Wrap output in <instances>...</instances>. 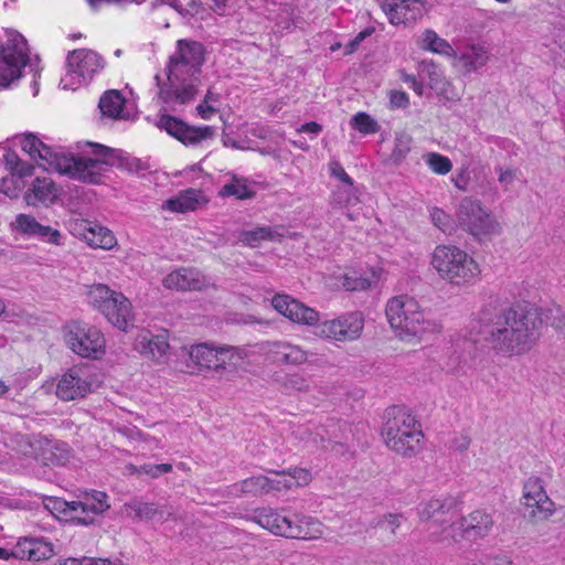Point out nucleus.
Returning <instances> with one entry per match:
<instances>
[{
  "instance_id": "c756f323",
  "label": "nucleus",
  "mask_w": 565,
  "mask_h": 565,
  "mask_svg": "<svg viewBox=\"0 0 565 565\" xmlns=\"http://www.w3.org/2000/svg\"><path fill=\"white\" fill-rule=\"evenodd\" d=\"M489 57V52L483 45L472 44L462 50L459 61L467 72H476L488 63Z\"/></svg>"
},
{
  "instance_id": "58836bf2",
  "label": "nucleus",
  "mask_w": 565,
  "mask_h": 565,
  "mask_svg": "<svg viewBox=\"0 0 565 565\" xmlns=\"http://www.w3.org/2000/svg\"><path fill=\"white\" fill-rule=\"evenodd\" d=\"M220 194L222 196H235L239 200H245L254 196L255 192L248 186L245 178L233 175L232 182L223 185Z\"/></svg>"
},
{
  "instance_id": "a19ab883",
  "label": "nucleus",
  "mask_w": 565,
  "mask_h": 565,
  "mask_svg": "<svg viewBox=\"0 0 565 565\" xmlns=\"http://www.w3.org/2000/svg\"><path fill=\"white\" fill-rule=\"evenodd\" d=\"M423 49L448 56L454 53L451 45L433 30L423 33Z\"/></svg>"
},
{
  "instance_id": "7ed1b4c3",
  "label": "nucleus",
  "mask_w": 565,
  "mask_h": 565,
  "mask_svg": "<svg viewBox=\"0 0 565 565\" xmlns=\"http://www.w3.org/2000/svg\"><path fill=\"white\" fill-rule=\"evenodd\" d=\"M205 47L201 42L182 39L177 41L175 51L167 64L168 84H160L158 97L167 109L177 111L179 107L193 100L198 93L200 74L205 61Z\"/></svg>"
},
{
  "instance_id": "bb28decb",
  "label": "nucleus",
  "mask_w": 565,
  "mask_h": 565,
  "mask_svg": "<svg viewBox=\"0 0 565 565\" xmlns=\"http://www.w3.org/2000/svg\"><path fill=\"white\" fill-rule=\"evenodd\" d=\"M55 198H57V188L50 178H36L25 194L29 205L46 204L53 202Z\"/></svg>"
},
{
  "instance_id": "2f4dec72",
  "label": "nucleus",
  "mask_w": 565,
  "mask_h": 565,
  "mask_svg": "<svg viewBox=\"0 0 565 565\" xmlns=\"http://www.w3.org/2000/svg\"><path fill=\"white\" fill-rule=\"evenodd\" d=\"M200 192L194 189L182 191L179 195L167 200L162 207L171 212L185 213L194 211L200 203Z\"/></svg>"
},
{
  "instance_id": "c03bdc74",
  "label": "nucleus",
  "mask_w": 565,
  "mask_h": 565,
  "mask_svg": "<svg viewBox=\"0 0 565 565\" xmlns=\"http://www.w3.org/2000/svg\"><path fill=\"white\" fill-rule=\"evenodd\" d=\"M351 126L364 135L375 134L380 130V125L366 113H358L351 119Z\"/></svg>"
},
{
  "instance_id": "de8ad7c7",
  "label": "nucleus",
  "mask_w": 565,
  "mask_h": 565,
  "mask_svg": "<svg viewBox=\"0 0 565 565\" xmlns=\"http://www.w3.org/2000/svg\"><path fill=\"white\" fill-rule=\"evenodd\" d=\"M412 137L406 134H401L395 139V147L392 152V159L398 163L403 161L409 153L412 148Z\"/></svg>"
},
{
  "instance_id": "603ef678",
  "label": "nucleus",
  "mask_w": 565,
  "mask_h": 565,
  "mask_svg": "<svg viewBox=\"0 0 565 565\" xmlns=\"http://www.w3.org/2000/svg\"><path fill=\"white\" fill-rule=\"evenodd\" d=\"M330 174L342 182V184H353L352 178L345 172L344 168L339 161H331L329 163Z\"/></svg>"
},
{
  "instance_id": "f03ea898",
  "label": "nucleus",
  "mask_w": 565,
  "mask_h": 565,
  "mask_svg": "<svg viewBox=\"0 0 565 565\" xmlns=\"http://www.w3.org/2000/svg\"><path fill=\"white\" fill-rule=\"evenodd\" d=\"M543 319L529 303H514L490 316L481 317L480 334L489 349L503 358L530 352L541 337Z\"/></svg>"
},
{
  "instance_id": "cd10ccee",
  "label": "nucleus",
  "mask_w": 565,
  "mask_h": 565,
  "mask_svg": "<svg viewBox=\"0 0 565 565\" xmlns=\"http://www.w3.org/2000/svg\"><path fill=\"white\" fill-rule=\"evenodd\" d=\"M420 3L419 0H387L381 4V8L388 21L398 25L405 23L409 17L408 13Z\"/></svg>"
},
{
  "instance_id": "79ce46f5",
  "label": "nucleus",
  "mask_w": 565,
  "mask_h": 565,
  "mask_svg": "<svg viewBox=\"0 0 565 565\" xmlns=\"http://www.w3.org/2000/svg\"><path fill=\"white\" fill-rule=\"evenodd\" d=\"M125 509L127 511L134 512V516L137 520H157V504L151 502H142L137 499L131 500L125 503Z\"/></svg>"
},
{
  "instance_id": "49530a36",
  "label": "nucleus",
  "mask_w": 565,
  "mask_h": 565,
  "mask_svg": "<svg viewBox=\"0 0 565 565\" xmlns=\"http://www.w3.org/2000/svg\"><path fill=\"white\" fill-rule=\"evenodd\" d=\"M420 74L426 75L429 79V86L434 89L440 87L444 82L440 67L433 61H424L420 65Z\"/></svg>"
},
{
  "instance_id": "ddd939ff",
  "label": "nucleus",
  "mask_w": 565,
  "mask_h": 565,
  "mask_svg": "<svg viewBox=\"0 0 565 565\" xmlns=\"http://www.w3.org/2000/svg\"><path fill=\"white\" fill-rule=\"evenodd\" d=\"M364 327V319L360 312L342 315L335 319L318 324V334L322 338L347 342L360 338Z\"/></svg>"
},
{
  "instance_id": "20e7f679",
  "label": "nucleus",
  "mask_w": 565,
  "mask_h": 565,
  "mask_svg": "<svg viewBox=\"0 0 565 565\" xmlns=\"http://www.w3.org/2000/svg\"><path fill=\"white\" fill-rule=\"evenodd\" d=\"M459 502L452 497L434 498L424 503L419 519L427 523L434 542L483 539L493 527L492 515L484 510H475L469 515L456 520Z\"/></svg>"
},
{
  "instance_id": "6e6d98bb",
  "label": "nucleus",
  "mask_w": 565,
  "mask_h": 565,
  "mask_svg": "<svg viewBox=\"0 0 565 565\" xmlns=\"http://www.w3.org/2000/svg\"><path fill=\"white\" fill-rule=\"evenodd\" d=\"M289 477L292 478L294 487H302L310 482L311 473L307 469L296 468L292 472H288Z\"/></svg>"
},
{
  "instance_id": "4468645a",
  "label": "nucleus",
  "mask_w": 565,
  "mask_h": 565,
  "mask_svg": "<svg viewBox=\"0 0 565 565\" xmlns=\"http://www.w3.org/2000/svg\"><path fill=\"white\" fill-rule=\"evenodd\" d=\"M157 126L185 146H196L203 140L212 139L215 135V129L211 126H190L183 120L167 114L159 117Z\"/></svg>"
},
{
  "instance_id": "1a4fd4ad",
  "label": "nucleus",
  "mask_w": 565,
  "mask_h": 565,
  "mask_svg": "<svg viewBox=\"0 0 565 565\" xmlns=\"http://www.w3.org/2000/svg\"><path fill=\"white\" fill-rule=\"evenodd\" d=\"M459 227L475 237L500 233V224L480 200L465 196L456 210Z\"/></svg>"
},
{
  "instance_id": "0eeeda50",
  "label": "nucleus",
  "mask_w": 565,
  "mask_h": 565,
  "mask_svg": "<svg viewBox=\"0 0 565 565\" xmlns=\"http://www.w3.org/2000/svg\"><path fill=\"white\" fill-rule=\"evenodd\" d=\"M430 264L438 276L455 286L476 281L480 276L478 263L463 249L455 245H437Z\"/></svg>"
},
{
  "instance_id": "8fccbe9b",
  "label": "nucleus",
  "mask_w": 565,
  "mask_h": 565,
  "mask_svg": "<svg viewBox=\"0 0 565 565\" xmlns=\"http://www.w3.org/2000/svg\"><path fill=\"white\" fill-rule=\"evenodd\" d=\"M45 507L52 513L63 514L65 516H70L71 519L72 515H74V501L68 502L61 498H49L46 499Z\"/></svg>"
},
{
  "instance_id": "f3484780",
  "label": "nucleus",
  "mask_w": 565,
  "mask_h": 565,
  "mask_svg": "<svg viewBox=\"0 0 565 565\" xmlns=\"http://www.w3.org/2000/svg\"><path fill=\"white\" fill-rule=\"evenodd\" d=\"M524 504L536 520H546L555 512V504L548 498L541 478L530 477L523 486Z\"/></svg>"
},
{
  "instance_id": "c9c22d12",
  "label": "nucleus",
  "mask_w": 565,
  "mask_h": 565,
  "mask_svg": "<svg viewBox=\"0 0 565 565\" xmlns=\"http://www.w3.org/2000/svg\"><path fill=\"white\" fill-rule=\"evenodd\" d=\"M267 486L268 483L266 476H253L242 480L241 482L234 483L231 487V493L236 497L246 494L259 495L267 493Z\"/></svg>"
},
{
  "instance_id": "473e14b6",
  "label": "nucleus",
  "mask_w": 565,
  "mask_h": 565,
  "mask_svg": "<svg viewBox=\"0 0 565 565\" xmlns=\"http://www.w3.org/2000/svg\"><path fill=\"white\" fill-rule=\"evenodd\" d=\"M125 98L118 90L111 89L103 94L98 107L104 116L111 119H122L125 118Z\"/></svg>"
},
{
  "instance_id": "4d7b16f0",
  "label": "nucleus",
  "mask_w": 565,
  "mask_h": 565,
  "mask_svg": "<svg viewBox=\"0 0 565 565\" xmlns=\"http://www.w3.org/2000/svg\"><path fill=\"white\" fill-rule=\"evenodd\" d=\"M470 174L467 168L461 169L454 178L452 182L458 190L469 191Z\"/></svg>"
},
{
  "instance_id": "4c0bfd02",
  "label": "nucleus",
  "mask_w": 565,
  "mask_h": 565,
  "mask_svg": "<svg viewBox=\"0 0 565 565\" xmlns=\"http://www.w3.org/2000/svg\"><path fill=\"white\" fill-rule=\"evenodd\" d=\"M273 381L288 392H307L309 390L308 380L299 373L282 375L276 372L273 375Z\"/></svg>"
},
{
  "instance_id": "b1692460",
  "label": "nucleus",
  "mask_w": 565,
  "mask_h": 565,
  "mask_svg": "<svg viewBox=\"0 0 565 565\" xmlns=\"http://www.w3.org/2000/svg\"><path fill=\"white\" fill-rule=\"evenodd\" d=\"M13 227L17 232L36 237L43 242L51 243L54 245L61 244V233L58 230L52 228L51 226L40 224L33 216L28 214H19L15 217Z\"/></svg>"
},
{
  "instance_id": "f257e3e1",
  "label": "nucleus",
  "mask_w": 565,
  "mask_h": 565,
  "mask_svg": "<svg viewBox=\"0 0 565 565\" xmlns=\"http://www.w3.org/2000/svg\"><path fill=\"white\" fill-rule=\"evenodd\" d=\"M87 146L92 149L94 158L52 148L31 132L25 134L21 140L22 150L44 170L56 171L86 183H99L107 167L125 168L129 172H139L143 169L139 159L125 156L121 150L95 142H87Z\"/></svg>"
},
{
  "instance_id": "dca6fc26",
  "label": "nucleus",
  "mask_w": 565,
  "mask_h": 565,
  "mask_svg": "<svg viewBox=\"0 0 565 565\" xmlns=\"http://www.w3.org/2000/svg\"><path fill=\"white\" fill-rule=\"evenodd\" d=\"M296 513L287 509L262 508L254 512L253 520L274 535L292 537Z\"/></svg>"
},
{
  "instance_id": "e433bc0d",
  "label": "nucleus",
  "mask_w": 565,
  "mask_h": 565,
  "mask_svg": "<svg viewBox=\"0 0 565 565\" xmlns=\"http://www.w3.org/2000/svg\"><path fill=\"white\" fill-rule=\"evenodd\" d=\"M337 279L339 280L337 286L350 291L364 290L371 286L370 278L355 269L339 274Z\"/></svg>"
},
{
  "instance_id": "774afa93",
  "label": "nucleus",
  "mask_w": 565,
  "mask_h": 565,
  "mask_svg": "<svg viewBox=\"0 0 565 565\" xmlns=\"http://www.w3.org/2000/svg\"><path fill=\"white\" fill-rule=\"evenodd\" d=\"M158 465H143L141 467V470L151 476L152 478H158L160 476L159 471H157Z\"/></svg>"
},
{
  "instance_id": "aec40b11",
  "label": "nucleus",
  "mask_w": 565,
  "mask_h": 565,
  "mask_svg": "<svg viewBox=\"0 0 565 565\" xmlns=\"http://www.w3.org/2000/svg\"><path fill=\"white\" fill-rule=\"evenodd\" d=\"M266 354L274 363L285 366H300L309 358L308 351L289 341L268 342Z\"/></svg>"
},
{
  "instance_id": "39448f33",
  "label": "nucleus",
  "mask_w": 565,
  "mask_h": 565,
  "mask_svg": "<svg viewBox=\"0 0 565 565\" xmlns=\"http://www.w3.org/2000/svg\"><path fill=\"white\" fill-rule=\"evenodd\" d=\"M385 312L391 328L403 341H419L438 329L434 321L425 317L417 300L407 295L391 298Z\"/></svg>"
},
{
  "instance_id": "5701e85b",
  "label": "nucleus",
  "mask_w": 565,
  "mask_h": 565,
  "mask_svg": "<svg viewBox=\"0 0 565 565\" xmlns=\"http://www.w3.org/2000/svg\"><path fill=\"white\" fill-rule=\"evenodd\" d=\"M210 285V279L195 268H180L163 278V286L168 289L202 290Z\"/></svg>"
},
{
  "instance_id": "37998d69",
  "label": "nucleus",
  "mask_w": 565,
  "mask_h": 565,
  "mask_svg": "<svg viewBox=\"0 0 565 565\" xmlns=\"http://www.w3.org/2000/svg\"><path fill=\"white\" fill-rule=\"evenodd\" d=\"M424 159L428 168L436 174L445 175L452 169L451 160L438 152H428Z\"/></svg>"
},
{
  "instance_id": "69168bd1",
  "label": "nucleus",
  "mask_w": 565,
  "mask_h": 565,
  "mask_svg": "<svg viewBox=\"0 0 565 565\" xmlns=\"http://www.w3.org/2000/svg\"><path fill=\"white\" fill-rule=\"evenodd\" d=\"M68 459V450L65 445L56 443V465H64Z\"/></svg>"
},
{
  "instance_id": "393cba45",
  "label": "nucleus",
  "mask_w": 565,
  "mask_h": 565,
  "mask_svg": "<svg viewBox=\"0 0 565 565\" xmlns=\"http://www.w3.org/2000/svg\"><path fill=\"white\" fill-rule=\"evenodd\" d=\"M217 361L215 363L216 373H232L242 366L246 359L244 349L232 345L217 347Z\"/></svg>"
},
{
  "instance_id": "2eb2a0df",
  "label": "nucleus",
  "mask_w": 565,
  "mask_h": 565,
  "mask_svg": "<svg viewBox=\"0 0 565 565\" xmlns=\"http://www.w3.org/2000/svg\"><path fill=\"white\" fill-rule=\"evenodd\" d=\"M92 377L86 366H73L60 379L56 396L65 402L85 397L92 391Z\"/></svg>"
},
{
  "instance_id": "a18cd8bd",
  "label": "nucleus",
  "mask_w": 565,
  "mask_h": 565,
  "mask_svg": "<svg viewBox=\"0 0 565 565\" xmlns=\"http://www.w3.org/2000/svg\"><path fill=\"white\" fill-rule=\"evenodd\" d=\"M404 521L405 516L402 513H386L375 521L374 526L395 536L397 529Z\"/></svg>"
},
{
  "instance_id": "4be33fe9",
  "label": "nucleus",
  "mask_w": 565,
  "mask_h": 565,
  "mask_svg": "<svg viewBox=\"0 0 565 565\" xmlns=\"http://www.w3.org/2000/svg\"><path fill=\"white\" fill-rule=\"evenodd\" d=\"M168 331L163 330L158 334L149 331L141 332L136 340V349L145 358L164 363L168 361L170 344Z\"/></svg>"
},
{
  "instance_id": "0e129e2a",
  "label": "nucleus",
  "mask_w": 565,
  "mask_h": 565,
  "mask_svg": "<svg viewBox=\"0 0 565 565\" xmlns=\"http://www.w3.org/2000/svg\"><path fill=\"white\" fill-rule=\"evenodd\" d=\"M196 110H198L199 115L201 116V118H203V119H210L211 116L216 113V109L213 108L210 105V103L205 104V102L198 105Z\"/></svg>"
},
{
  "instance_id": "a878e982",
  "label": "nucleus",
  "mask_w": 565,
  "mask_h": 565,
  "mask_svg": "<svg viewBox=\"0 0 565 565\" xmlns=\"http://www.w3.org/2000/svg\"><path fill=\"white\" fill-rule=\"evenodd\" d=\"M291 539L317 540L324 533V525L316 518L296 513Z\"/></svg>"
},
{
  "instance_id": "f8f14e48",
  "label": "nucleus",
  "mask_w": 565,
  "mask_h": 565,
  "mask_svg": "<svg viewBox=\"0 0 565 565\" xmlns=\"http://www.w3.org/2000/svg\"><path fill=\"white\" fill-rule=\"evenodd\" d=\"M67 72L60 85L64 89H76L92 81L104 68V60L96 52L87 49L74 50L67 55Z\"/></svg>"
},
{
  "instance_id": "6e6552de",
  "label": "nucleus",
  "mask_w": 565,
  "mask_h": 565,
  "mask_svg": "<svg viewBox=\"0 0 565 565\" xmlns=\"http://www.w3.org/2000/svg\"><path fill=\"white\" fill-rule=\"evenodd\" d=\"M87 300L117 329L128 331L134 327L132 305L122 292L111 290L107 285L96 284L89 287Z\"/></svg>"
},
{
  "instance_id": "7c9ffc66",
  "label": "nucleus",
  "mask_w": 565,
  "mask_h": 565,
  "mask_svg": "<svg viewBox=\"0 0 565 565\" xmlns=\"http://www.w3.org/2000/svg\"><path fill=\"white\" fill-rule=\"evenodd\" d=\"M360 203L354 184L338 185L331 193L330 205L338 210H350Z\"/></svg>"
},
{
  "instance_id": "e2e57ef3",
  "label": "nucleus",
  "mask_w": 565,
  "mask_h": 565,
  "mask_svg": "<svg viewBox=\"0 0 565 565\" xmlns=\"http://www.w3.org/2000/svg\"><path fill=\"white\" fill-rule=\"evenodd\" d=\"M4 162L8 170L12 173L17 169L18 166L22 164V160L14 152H8L4 156Z\"/></svg>"
},
{
  "instance_id": "680f3d73",
  "label": "nucleus",
  "mask_w": 565,
  "mask_h": 565,
  "mask_svg": "<svg viewBox=\"0 0 565 565\" xmlns=\"http://www.w3.org/2000/svg\"><path fill=\"white\" fill-rule=\"evenodd\" d=\"M511 559L505 555H487L484 565H511Z\"/></svg>"
},
{
  "instance_id": "9b49d317",
  "label": "nucleus",
  "mask_w": 565,
  "mask_h": 565,
  "mask_svg": "<svg viewBox=\"0 0 565 565\" xmlns=\"http://www.w3.org/2000/svg\"><path fill=\"white\" fill-rule=\"evenodd\" d=\"M66 345L82 358L97 359L105 352L106 341L102 331L84 321H71L64 328Z\"/></svg>"
},
{
  "instance_id": "5fc2aeb1",
  "label": "nucleus",
  "mask_w": 565,
  "mask_h": 565,
  "mask_svg": "<svg viewBox=\"0 0 565 565\" xmlns=\"http://www.w3.org/2000/svg\"><path fill=\"white\" fill-rule=\"evenodd\" d=\"M409 104L408 95L403 90H391L390 92V105L391 108H406Z\"/></svg>"
},
{
  "instance_id": "f704fd0d",
  "label": "nucleus",
  "mask_w": 565,
  "mask_h": 565,
  "mask_svg": "<svg viewBox=\"0 0 565 565\" xmlns=\"http://www.w3.org/2000/svg\"><path fill=\"white\" fill-rule=\"evenodd\" d=\"M189 356L195 365L215 371L217 347L207 343L192 345L189 350Z\"/></svg>"
},
{
  "instance_id": "052dcab7",
  "label": "nucleus",
  "mask_w": 565,
  "mask_h": 565,
  "mask_svg": "<svg viewBox=\"0 0 565 565\" xmlns=\"http://www.w3.org/2000/svg\"><path fill=\"white\" fill-rule=\"evenodd\" d=\"M322 131V126L316 121H310L303 124L300 128L297 129L299 134H310L313 137L318 136Z\"/></svg>"
},
{
  "instance_id": "ea45409f",
  "label": "nucleus",
  "mask_w": 565,
  "mask_h": 565,
  "mask_svg": "<svg viewBox=\"0 0 565 565\" xmlns=\"http://www.w3.org/2000/svg\"><path fill=\"white\" fill-rule=\"evenodd\" d=\"M429 216L433 224L444 234L451 235L459 226L457 217L454 218L450 214L437 206L429 209Z\"/></svg>"
},
{
  "instance_id": "13d9d810",
  "label": "nucleus",
  "mask_w": 565,
  "mask_h": 565,
  "mask_svg": "<svg viewBox=\"0 0 565 565\" xmlns=\"http://www.w3.org/2000/svg\"><path fill=\"white\" fill-rule=\"evenodd\" d=\"M177 513L173 505L164 503L162 505L157 504V520L164 522L167 520H175Z\"/></svg>"
},
{
  "instance_id": "423d86ee",
  "label": "nucleus",
  "mask_w": 565,
  "mask_h": 565,
  "mask_svg": "<svg viewBox=\"0 0 565 565\" xmlns=\"http://www.w3.org/2000/svg\"><path fill=\"white\" fill-rule=\"evenodd\" d=\"M382 437L391 450L412 457L422 449L424 434L420 424L409 411L394 406L386 412Z\"/></svg>"
},
{
  "instance_id": "338daca9",
  "label": "nucleus",
  "mask_w": 565,
  "mask_h": 565,
  "mask_svg": "<svg viewBox=\"0 0 565 565\" xmlns=\"http://www.w3.org/2000/svg\"><path fill=\"white\" fill-rule=\"evenodd\" d=\"M32 171H33V167L31 164L22 161V164L17 167L13 174H17L20 178H22V177L32 174Z\"/></svg>"
},
{
  "instance_id": "bf43d9fd",
  "label": "nucleus",
  "mask_w": 565,
  "mask_h": 565,
  "mask_svg": "<svg viewBox=\"0 0 565 565\" xmlns=\"http://www.w3.org/2000/svg\"><path fill=\"white\" fill-rule=\"evenodd\" d=\"M470 444H471V439L468 436L460 435V436L454 438L451 447L454 450H456L458 452H463L469 448Z\"/></svg>"
},
{
  "instance_id": "6ab92c4d",
  "label": "nucleus",
  "mask_w": 565,
  "mask_h": 565,
  "mask_svg": "<svg viewBox=\"0 0 565 565\" xmlns=\"http://www.w3.org/2000/svg\"><path fill=\"white\" fill-rule=\"evenodd\" d=\"M271 305L280 315L292 322L307 326H316L319 321V313L315 309L305 306L302 302L287 295H276Z\"/></svg>"
},
{
  "instance_id": "a211bd4d",
  "label": "nucleus",
  "mask_w": 565,
  "mask_h": 565,
  "mask_svg": "<svg viewBox=\"0 0 565 565\" xmlns=\"http://www.w3.org/2000/svg\"><path fill=\"white\" fill-rule=\"evenodd\" d=\"M109 507L106 492L97 490L85 492L74 501L72 522L77 525H90L94 523V518L107 511Z\"/></svg>"
},
{
  "instance_id": "c85d7f7f",
  "label": "nucleus",
  "mask_w": 565,
  "mask_h": 565,
  "mask_svg": "<svg viewBox=\"0 0 565 565\" xmlns=\"http://www.w3.org/2000/svg\"><path fill=\"white\" fill-rule=\"evenodd\" d=\"M82 236L94 248L111 249L117 243L113 232L100 225L85 226Z\"/></svg>"
},
{
  "instance_id": "864d4df0",
  "label": "nucleus",
  "mask_w": 565,
  "mask_h": 565,
  "mask_svg": "<svg viewBox=\"0 0 565 565\" xmlns=\"http://www.w3.org/2000/svg\"><path fill=\"white\" fill-rule=\"evenodd\" d=\"M471 190L476 194L481 195L483 198L497 196V190L493 188L491 180H489L487 177H483V179Z\"/></svg>"
},
{
  "instance_id": "412c9836",
  "label": "nucleus",
  "mask_w": 565,
  "mask_h": 565,
  "mask_svg": "<svg viewBox=\"0 0 565 565\" xmlns=\"http://www.w3.org/2000/svg\"><path fill=\"white\" fill-rule=\"evenodd\" d=\"M55 554L54 546L44 537L23 536L14 545L13 558L41 562Z\"/></svg>"
},
{
  "instance_id": "09e8293b",
  "label": "nucleus",
  "mask_w": 565,
  "mask_h": 565,
  "mask_svg": "<svg viewBox=\"0 0 565 565\" xmlns=\"http://www.w3.org/2000/svg\"><path fill=\"white\" fill-rule=\"evenodd\" d=\"M274 477H267V493L271 491L288 490L294 487L292 478L286 472H275Z\"/></svg>"
},
{
  "instance_id": "72a5a7b5",
  "label": "nucleus",
  "mask_w": 565,
  "mask_h": 565,
  "mask_svg": "<svg viewBox=\"0 0 565 565\" xmlns=\"http://www.w3.org/2000/svg\"><path fill=\"white\" fill-rule=\"evenodd\" d=\"M282 227L258 226L244 231L239 235V241L250 247L257 246L262 241H280L284 234Z\"/></svg>"
},
{
  "instance_id": "3c124183",
  "label": "nucleus",
  "mask_w": 565,
  "mask_h": 565,
  "mask_svg": "<svg viewBox=\"0 0 565 565\" xmlns=\"http://www.w3.org/2000/svg\"><path fill=\"white\" fill-rule=\"evenodd\" d=\"M498 174V182L504 191H508L516 179V170L498 166L494 168Z\"/></svg>"
},
{
  "instance_id": "9d476101",
  "label": "nucleus",
  "mask_w": 565,
  "mask_h": 565,
  "mask_svg": "<svg viewBox=\"0 0 565 565\" xmlns=\"http://www.w3.org/2000/svg\"><path fill=\"white\" fill-rule=\"evenodd\" d=\"M29 61L26 41L22 34L11 31L0 45V86L8 87L19 79Z\"/></svg>"
}]
</instances>
